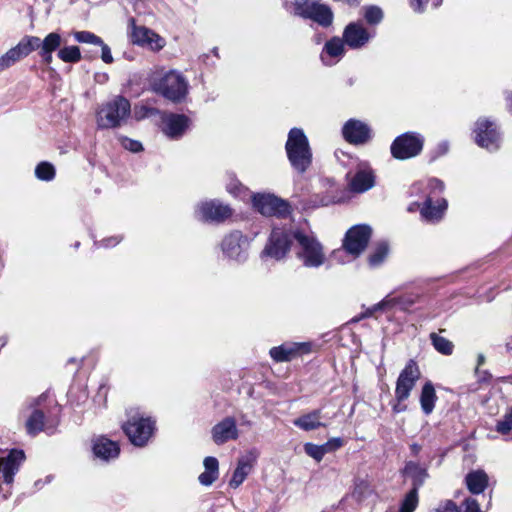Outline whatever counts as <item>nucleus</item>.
I'll return each mask as SVG.
<instances>
[{
	"label": "nucleus",
	"instance_id": "obj_2",
	"mask_svg": "<svg viewBox=\"0 0 512 512\" xmlns=\"http://www.w3.org/2000/svg\"><path fill=\"white\" fill-rule=\"evenodd\" d=\"M130 113V102L122 96H117L99 107L96 112L97 126L101 129L119 127L128 119Z\"/></svg>",
	"mask_w": 512,
	"mask_h": 512
},
{
	"label": "nucleus",
	"instance_id": "obj_6",
	"mask_svg": "<svg viewBox=\"0 0 512 512\" xmlns=\"http://www.w3.org/2000/svg\"><path fill=\"white\" fill-rule=\"evenodd\" d=\"M293 13L301 18L310 19L318 25L327 28L334 20L332 9L317 0H294Z\"/></svg>",
	"mask_w": 512,
	"mask_h": 512
},
{
	"label": "nucleus",
	"instance_id": "obj_50",
	"mask_svg": "<svg viewBox=\"0 0 512 512\" xmlns=\"http://www.w3.org/2000/svg\"><path fill=\"white\" fill-rule=\"evenodd\" d=\"M460 512H481V510L475 499L467 498L463 503V510Z\"/></svg>",
	"mask_w": 512,
	"mask_h": 512
},
{
	"label": "nucleus",
	"instance_id": "obj_27",
	"mask_svg": "<svg viewBox=\"0 0 512 512\" xmlns=\"http://www.w3.org/2000/svg\"><path fill=\"white\" fill-rule=\"evenodd\" d=\"M61 43L62 37L56 32L49 33L43 40L39 38V46L36 50H39V55L46 65L52 63V53L60 48Z\"/></svg>",
	"mask_w": 512,
	"mask_h": 512
},
{
	"label": "nucleus",
	"instance_id": "obj_37",
	"mask_svg": "<svg viewBox=\"0 0 512 512\" xmlns=\"http://www.w3.org/2000/svg\"><path fill=\"white\" fill-rule=\"evenodd\" d=\"M389 252V247L386 242H380L376 245L372 253L368 257V262L371 267H377L383 263Z\"/></svg>",
	"mask_w": 512,
	"mask_h": 512
},
{
	"label": "nucleus",
	"instance_id": "obj_56",
	"mask_svg": "<svg viewBox=\"0 0 512 512\" xmlns=\"http://www.w3.org/2000/svg\"><path fill=\"white\" fill-rule=\"evenodd\" d=\"M448 149L449 144L446 141H443L438 145V151L440 155H444L445 153H447Z\"/></svg>",
	"mask_w": 512,
	"mask_h": 512
},
{
	"label": "nucleus",
	"instance_id": "obj_63",
	"mask_svg": "<svg viewBox=\"0 0 512 512\" xmlns=\"http://www.w3.org/2000/svg\"><path fill=\"white\" fill-rule=\"evenodd\" d=\"M341 253H342V251H341V250H335V251L333 252V256H334V257H338V255H339V254H341Z\"/></svg>",
	"mask_w": 512,
	"mask_h": 512
},
{
	"label": "nucleus",
	"instance_id": "obj_17",
	"mask_svg": "<svg viewBox=\"0 0 512 512\" xmlns=\"http://www.w3.org/2000/svg\"><path fill=\"white\" fill-rule=\"evenodd\" d=\"M291 212L290 204L270 193H258V213L264 216L283 218Z\"/></svg>",
	"mask_w": 512,
	"mask_h": 512
},
{
	"label": "nucleus",
	"instance_id": "obj_22",
	"mask_svg": "<svg viewBox=\"0 0 512 512\" xmlns=\"http://www.w3.org/2000/svg\"><path fill=\"white\" fill-rule=\"evenodd\" d=\"M349 188L356 193H363L375 184V176L367 163H360L355 174L348 173Z\"/></svg>",
	"mask_w": 512,
	"mask_h": 512
},
{
	"label": "nucleus",
	"instance_id": "obj_60",
	"mask_svg": "<svg viewBox=\"0 0 512 512\" xmlns=\"http://www.w3.org/2000/svg\"><path fill=\"white\" fill-rule=\"evenodd\" d=\"M506 98L509 101L508 107H509L510 111L512 112V92L508 93Z\"/></svg>",
	"mask_w": 512,
	"mask_h": 512
},
{
	"label": "nucleus",
	"instance_id": "obj_34",
	"mask_svg": "<svg viewBox=\"0 0 512 512\" xmlns=\"http://www.w3.org/2000/svg\"><path fill=\"white\" fill-rule=\"evenodd\" d=\"M466 484L471 493L480 494L488 485V476L482 470L470 472L466 476Z\"/></svg>",
	"mask_w": 512,
	"mask_h": 512
},
{
	"label": "nucleus",
	"instance_id": "obj_25",
	"mask_svg": "<svg viewBox=\"0 0 512 512\" xmlns=\"http://www.w3.org/2000/svg\"><path fill=\"white\" fill-rule=\"evenodd\" d=\"M189 123L190 120L185 115L169 114L163 118L162 130L167 137L177 139L188 129Z\"/></svg>",
	"mask_w": 512,
	"mask_h": 512
},
{
	"label": "nucleus",
	"instance_id": "obj_61",
	"mask_svg": "<svg viewBox=\"0 0 512 512\" xmlns=\"http://www.w3.org/2000/svg\"><path fill=\"white\" fill-rule=\"evenodd\" d=\"M7 343V337L2 336L0 337V349L3 348Z\"/></svg>",
	"mask_w": 512,
	"mask_h": 512
},
{
	"label": "nucleus",
	"instance_id": "obj_62",
	"mask_svg": "<svg viewBox=\"0 0 512 512\" xmlns=\"http://www.w3.org/2000/svg\"><path fill=\"white\" fill-rule=\"evenodd\" d=\"M364 318H365V317H362V313H361L360 315H358V316H356L355 318H353V319H352V321H353V322H358V321H360V320H362V319H364Z\"/></svg>",
	"mask_w": 512,
	"mask_h": 512
},
{
	"label": "nucleus",
	"instance_id": "obj_35",
	"mask_svg": "<svg viewBox=\"0 0 512 512\" xmlns=\"http://www.w3.org/2000/svg\"><path fill=\"white\" fill-rule=\"evenodd\" d=\"M227 191L236 197H240L244 201L250 202L253 208L256 207V193L250 191L238 181L233 180L229 183L227 185Z\"/></svg>",
	"mask_w": 512,
	"mask_h": 512
},
{
	"label": "nucleus",
	"instance_id": "obj_3",
	"mask_svg": "<svg viewBox=\"0 0 512 512\" xmlns=\"http://www.w3.org/2000/svg\"><path fill=\"white\" fill-rule=\"evenodd\" d=\"M419 186H423V183L414 185L413 189H417ZM424 188L427 195L420 210V214L428 222H438L442 219L447 209V201L441 198L436 200V204H434L433 198L444 191V183L437 178H432L424 184Z\"/></svg>",
	"mask_w": 512,
	"mask_h": 512
},
{
	"label": "nucleus",
	"instance_id": "obj_30",
	"mask_svg": "<svg viewBox=\"0 0 512 512\" xmlns=\"http://www.w3.org/2000/svg\"><path fill=\"white\" fill-rule=\"evenodd\" d=\"M404 473L412 479V490L417 492L428 477L426 468L413 461L406 463Z\"/></svg>",
	"mask_w": 512,
	"mask_h": 512
},
{
	"label": "nucleus",
	"instance_id": "obj_31",
	"mask_svg": "<svg viewBox=\"0 0 512 512\" xmlns=\"http://www.w3.org/2000/svg\"><path fill=\"white\" fill-rule=\"evenodd\" d=\"M205 471L198 477L199 482L204 486H210L217 478L219 474V464L215 457H206L204 459Z\"/></svg>",
	"mask_w": 512,
	"mask_h": 512
},
{
	"label": "nucleus",
	"instance_id": "obj_14",
	"mask_svg": "<svg viewBox=\"0 0 512 512\" xmlns=\"http://www.w3.org/2000/svg\"><path fill=\"white\" fill-rule=\"evenodd\" d=\"M46 395L31 400L22 410L21 415L26 417L25 428L30 436H35L45 429V415L39 408L41 403L45 401Z\"/></svg>",
	"mask_w": 512,
	"mask_h": 512
},
{
	"label": "nucleus",
	"instance_id": "obj_28",
	"mask_svg": "<svg viewBox=\"0 0 512 512\" xmlns=\"http://www.w3.org/2000/svg\"><path fill=\"white\" fill-rule=\"evenodd\" d=\"M345 53V42L343 38L337 36L332 37L328 40L322 50L321 60L325 65H332L331 59H337V61L343 57Z\"/></svg>",
	"mask_w": 512,
	"mask_h": 512
},
{
	"label": "nucleus",
	"instance_id": "obj_49",
	"mask_svg": "<svg viewBox=\"0 0 512 512\" xmlns=\"http://www.w3.org/2000/svg\"><path fill=\"white\" fill-rule=\"evenodd\" d=\"M156 112H157L156 109L149 108L146 106H136L134 108V115H135V118L138 120L143 119L145 117L152 116V115L156 114Z\"/></svg>",
	"mask_w": 512,
	"mask_h": 512
},
{
	"label": "nucleus",
	"instance_id": "obj_36",
	"mask_svg": "<svg viewBox=\"0 0 512 512\" xmlns=\"http://www.w3.org/2000/svg\"><path fill=\"white\" fill-rule=\"evenodd\" d=\"M429 338L434 349L440 354L449 356L453 353L454 344L447 338L442 337L435 332L430 333Z\"/></svg>",
	"mask_w": 512,
	"mask_h": 512
},
{
	"label": "nucleus",
	"instance_id": "obj_41",
	"mask_svg": "<svg viewBox=\"0 0 512 512\" xmlns=\"http://www.w3.org/2000/svg\"><path fill=\"white\" fill-rule=\"evenodd\" d=\"M35 175L39 180L51 181L55 177V168L49 162H41L35 168Z\"/></svg>",
	"mask_w": 512,
	"mask_h": 512
},
{
	"label": "nucleus",
	"instance_id": "obj_29",
	"mask_svg": "<svg viewBox=\"0 0 512 512\" xmlns=\"http://www.w3.org/2000/svg\"><path fill=\"white\" fill-rule=\"evenodd\" d=\"M93 452L97 458L109 461L119 455L120 448L117 442L105 437H99L94 441Z\"/></svg>",
	"mask_w": 512,
	"mask_h": 512
},
{
	"label": "nucleus",
	"instance_id": "obj_42",
	"mask_svg": "<svg viewBox=\"0 0 512 512\" xmlns=\"http://www.w3.org/2000/svg\"><path fill=\"white\" fill-rule=\"evenodd\" d=\"M398 303V299L396 298H384L379 303L373 305L372 307L367 308L363 313L362 317H371L375 312L384 310L390 307L395 306Z\"/></svg>",
	"mask_w": 512,
	"mask_h": 512
},
{
	"label": "nucleus",
	"instance_id": "obj_45",
	"mask_svg": "<svg viewBox=\"0 0 512 512\" xmlns=\"http://www.w3.org/2000/svg\"><path fill=\"white\" fill-rule=\"evenodd\" d=\"M512 430V412L509 411L503 417V419L499 420L496 425V431L501 434H507Z\"/></svg>",
	"mask_w": 512,
	"mask_h": 512
},
{
	"label": "nucleus",
	"instance_id": "obj_24",
	"mask_svg": "<svg viewBox=\"0 0 512 512\" xmlns=\"http://www.w3.org/2000/svg\"><path fill=\"white\" fill-rule=\"evenodd\" d=\"M344 139L351 144H364L371 138V130L367 124L360 120L350 119L343 128Z\"/></svg>",
	"mask_w": 512,
	"mask_h": 512
},
{
	"label": "nucleus",
	"instance_id": "obj_7",
	"mask_svg": "<svg viewBox=\"0 0 512 512\" xmlns=\"http://www.w3.org/2000/svg\"><path fill=\"white\" fill-rule=\"evenodd\" d=\"M294 231L287 228H273L269 239L261 252V258L276 261L286 257L291 249L294 239Z\"/></svg>",
	"mask_w": 512,
	"mask_h": 512
},
{
	"label": "nucleus",
	"instance_id": "obj_18",
	"mask_svg": "<svg viewBox=\"0 0 512 512\" xmlns=\"http://www.w3.org/2000/svg\"><path fill=\"white\" fill-rule=\"evenodd\" d=\"M250 242L240 232H233L222 241L223 253L232 259L242 261L247 258Z\"/></svg>",
	"mask_w": 512,
	"mask_h": 512
},
{
	"label": "nucleus",
	"instance_id": "obj_47",
	"mask_svg": "<svg viewBox=\"0 0 512 512\" xmlns=\"http://www.w3.org/2000/svg\"><path fill=\"white\" fill-rule=\"evenodd\" d=\"M430 512H460L458 506L452 500H445L440 502Z\"/></svg>",
	"mask_w": 512,
	"mask_h": 512
},
{
	"label": "nucleus",
	"instance_id": "obj_16",
	"mask_svg": "<svg viewBox=\"0 0 512 512\" xmlns=\"http://www.w3.org/2000/svg\"><path fill=\"white\" fill-rule=\"evenodd\" d=\"M475 142L482 148L495 151L500 146V134L496 125L488 119L480 118L476 122Z\"/></svg>",
	"mask_w": 512,
	"mask_h": 512
},
{
	"label": "nucleus",
	"instance_id": "obj_39",
	"mask_svg": "<svg viewBox=\"0 0 512 512\" xmlns=\"http://www.w3.org/2000/svg\"><path fill=\"white\" fill-rule=\"evenodd\" d=\"M57 56L63 62L76 63L81 59V52L77 46H66L58 50Z\"/></svg>",
	"mask_w": 512,
	"mask_h": 512
},
{
	"label": "nucleus",
	"instance_id": "obj_12",
	"mask_svg": "<svg viewBox=\"0 0 512 512\" xmlns=\"http://www.w3.org/2000/svg\"><path fill=\"white\" fill-rule=\"evenodd\" d=\"M372 235V229L366 224H359L351 227L343 239V249L358 257L367 247Z\"/></svg>",
	"mask_w": 512,
	"mask_h": 512
},
{
	"label": "nucleus",
	"instance_id": "obj_44",
	"mask_svg": "<svg viewBox=\"0 0 512 512\" xmlns=\"http://www.w3.org/2000/svg\"><path fill=\"white\" fill-rule=\"evenodd\" d=\"M74 38L81 43H89L93 45L102 44V39L89 31L75 32Z\"/></svg>",
	"mask_w": 512,
	"mask_h": 512
},
{
	"label": "nucleus",
	"instance_id": "obj_59",
	"mask_svg": "<svg viewBox=\"0 0 512 512\" xmlns=\"http://www.w3.org/2000/svg\"><path fill=\"white\" fill-rule=\"evenodd\" d=\"M506 349L508 352H512V336L506 342Z\"/></svg>",
	"mask_w": 512,
	"mask_h": 512
},
{
	"label": "nucleus",
	"instance_id": "obj_8",
	"mask_svg": "<svg viewBox=\"0 0 512 512\" xmlns=\"http://www.w3.org/2000/svg\"><path fill=\"white\" fill-rule=\"evenodd\" d=\"M423 145V136L415 132H406L394 139L390 151L395 159L407 160L419 155Z\"/></svg>",
	"mask_w": 512,
	"mask_h": 512
},
{
	"label": "nucleus",
	"instance_id": "obj_38",
	"mask_svg": "<svg viewBox=\"0 0 512 512\" xmlns=\"http://www.w3.org/2000/svg\"><path fill=\"white\" fill-rule=\"evenodd\" d=\"M251 469L252 467L250 464L244 461H240L230 480V486L237 488L240 484H242Z\"/></svg>",
	"mask_w": 512,
	"mask_h": 512
},
{
	"label": "nucleus",
	"instance_id": "obj_13",
	"mask_svg": "<svg viewBox=\"0 0 512 512\" xmlns=\"http://www.w3.org/2000/svg\"><path fill=\"white\" fill-rule=\"evenodd\" d=\"M195 217L204 222H223L232 216V209L218 200H207L197 204Z\"/></svg>",
	"mask_w": 512,
	"mask_h": 512
},
{
	"label": "nucleus",
	"instance_id": "obj_26",
	"mask_svg": "<svg viewBox=\"0 0 512 512\" xmlns=\"http://www.w3.org/2000/svg\"><path fill=\"white\" fill-rule=\"evenodd\" d=\"M238 436L235 420L231 417L223 419L212 429V438L218 445L229 440H234Z\"/></svg>",
	"mask_w": 512,
	"mask_h": 512
},
{
	"label": "nucleus",
	"instance_id": "obj_53",
	"mask_svg": "<svg viewBox=\"0 0 512 512\" xmlns=\"http://www.w3.org/2000/svg\"><path fill=\"white\" fill-rule=\"evenodd\" d=\"M121 239L122 238L120 236H112V237L103 239L101 241V243L99 244V246L100 247H105V248L114 247L118 243H120Z\"/></svg>",
	"mask_w": 512,
	"mask_h": 512
},
{
	"label": "nucleus",
	"instance_id": "obj_33",
	"mask_svg": "<svg viewBox=\"0 0 512 512\" xmlns=\"http://www.w3.org/2000/svg\"><path fill=\"white\" fill-rule=\"evenodd\" d=\"M320 420L321 410H313L312 412L302 415L295 419L293 421V424L304 431H311L321 426H324V424Z\"/></svg>",
	"mask_w": 512,
	"mask_h": 512
},
{
	"label": "nucleus",
	"instance_id": "obj_15",
	"mask_svg": "<svg viewBox=\"0 0 512 512\" xmlns=\"http://www.w3.org/2000/svg\"><path fill=\"white\" fill-rule=\"evenodd\" d=\"M25 455L22 450H11L6 458H0V492L3 497L7 498L10 490L4 491L3 484L10 485L14 480V475L19 470L21 463L24 461Z\"/></svg>",
	"mask_w": 512,
	"mask_h": 512
},
{
	"label": "nucleus",
	"instance_id": "obj_48",
	"mask_svg": "<svg viewBox=\"0 0 512 512\" xmlns=\"http://www.w3.org/2000/svg\"><path fill=\"white\" fill-rule=\"evenodd\" d=\"M121 145L132 152H139L142 150V144L139 141L130 139L128 137H121L120 138Z\"/></svg>",
	"mask_w": 512,
	"mask_h": 512
},
{
	"label": "nucleus",
	"instance_id": "obj_19",
	"mask_svg": "<svg viewBox=\"0 0 512 512\" xmlns=\"http://www.w3.org/2000/svg\"><path fill=\"white\" fill-rule=\"evenodd\" d=\"M132 25L131 41L139 46L147 47L152 51H159L165 46V40L154 31L144 27L135 26L134 19L130 20Z\"/></svg>",
	"mask_w": 512,
	"mask_h": 512
},
{
	"label": "nucleus",
	"instance_id": "obj_10",
	"mask_svg": "<svg viewBox=\"0 0 512 512\" xmlns=\"http://www.w3.org/2000/svg\"><path fill=\"white\" fill-rule=\"evenodd\" d=\"M421 372L415 360L410 359L400 372L395 387V399L400 404L407 400L416 382L420 379Z\"/></svg>",
	"mask_w": 512,
	"mask_h": 512
},
{
	"label": "nucleus",
	"instance_id": "obj_1",
	"mask_svg": "<svg viewBox=\"0 0 512 512\" xmlns=\"http://www.w3.org/2000/svg\"><path fill=\"white\" fill-rule=\"evenodd\" d=\"M288 160L298 173H305L312 164V151L308 138L300 128H292L285 144Z\"/></svg>",
	"mask_w": 512,
	"mask_h": 512
},
{
	"label": "nucleus",
	"instance_id": "obj_52",
	"mask_svg": "<svg viewBox=\"0 0 512 512\" xmlns=\"http://www.w3.org/2000/svg\"><path fill=\"white\" fill-rule=\"evenodd\" d=\"M99 46H101V58L102 60L107 63V64H110L113 62V57H112V54H111V50L110 48L102 41V44H99Z\"/></svg>",
	"mask_w": 512,
	"mask_h": 512
},
{
	"label": "nucleus",
	"instance_id": "obj_55",
	"mask_svg": "<svg viewBox=\"0 0 512 512\" xmlns=\"http://www.w3.org/2000/svg\"><path fill=\"white\" fill-rule=\"evenodd\" d=\"M327 442L330 445V448L332 449V451H336L337 449H339L340 447L343 446V440L339 437L331 438Z\"/></svg>",
	"mask_w": 512,
	"mask_h": 512
},
{
	"label": "nucleus",
	"instance_id": "obj_64",
	"mask_svg": "<svg viewBox=\"0 0 512 512\" xmlns=\"http://www.w3.org/2000/svg\"><path fill=\"white\" fill-rule=\"evenodd\" d=\"M412 449L415 451V452H418L419 451V446H417L416 444H414L412 446Z\"/></svg>",
	"mask_w": 512,
	"mask_h": 512
},
{
	"label": "nucleus",
	"instance_id": "obj_32",
	"mask_svg": "<svg viewBox=\"0 0 512 512\" xmlns=\"http://www.w3.org/2000/svg\"><path fill=\"white\" fill-rule=\"evenodd\" d=\"M436 400L437 395L435 392V388L433 384L430 381H428L423 385L420 394V405L425 415H429L433 412Z\"/></svg>",
	"mask_w": 512,
	"mask_h": 512
},
{
	"label": "nucleus",
	"instance_id": "obj_57",
	"mask_svg": "<svg viewBox=\"0 0 512 512\" xmlns=\"http://www.w3.org/2000/svg\"><path fill=\"white\" fill-rule=\"evenodd\" d=\"M320 448L322 449L323 455L333 452L332 449L330 448V445L328 444V442L320 445Z\"/></svg>",
	"mask_w": 512,
	"mask_h": 512
},
{
	"label": "nucleus",
	"instance_id": "obj_4",
	"mask_svg": "<svg viewBox=\"0 0 512 512\" xmlns=\"http://www.w3.org/2000/svg\"><path fill=\"white\" fill-rule=\"evenodd\" d=\"M152 86L154 91L175 103L184 100L189 89L187 79L177 70H170L158 79H154Z\"/></svg>",
	"mask_w": 512,
	"mask_h": 512
},
{
	"label": "nucleus",
	"instance_id": "obj_54",
	"mask_svg": "<svg viewBox=\"0 0 512 512\" xmlns=\"http://www.w3.org/2000/svg\"><path fill=\"white\" fill-rule=\"evenodd\" d=\"M428 0H410V5L415 12H423Z\"/></svg>",
	"mask_w": 512,
	"mask_h": 512
},
{
	"label": "nucleus",
	"instance_id": "obj_20",
	"mask_svg": "<svg viewBox=\"0 0 512 512\" xmlns=\"http://www.w3.org/2000/svg\"><path fill=\"white\" fill-rule=\"evenodd\" d=\"M132 25L131 41L139 46L147 47L152 51H159L165 46V40L154 31L144 27L135 26L134 19L130 20Z\"/></svg>",
	"mask_w": 512,
	"mask_h": 512
},
{
	"label": "nucleus",
	"instance_id": "obj_21",
	"mask_svg": "<svg viewBox=\"0 0 512 512\" xmlns=\"http://www.w3.org/2000/svg\"><path fill=\"white\" fill-rule=\"evenodd\" d=\"M311 351V344L308 342H286L280 346L272 347L269 351L271 358L276 362H288Z\"/></svg>",
	"mask_w": 512,
	"mask_h": 512
},
{
	"label": "nucleus",
	"instance_id": "obj_40",
	"mask_svg": "<svg viewBox=\"0 0 512 512\" xmlns=\"http://www.w3.org/2000/svg\"><path fill=\"white\" fill-rule=\"evenodd\" d=\"M418 503V492L411 489L402 500L399 512H414Z\"/></svg>",
	"mask_w": 512,
	"mask_h": 512
},
{
	"label": "nucleus",
	"instance_id": "obj_5",
	"mask_svg": "<svg viewBox=\"0 0 512 512\" xmlns=\"http://www.w3.org/2000/svg\"><path fill=\"white\" fill-rule=\"evenodd\" d=\"M294 239L299 246L296 256L302 261L305 267L317 268L324 263L325 254L323 252V246L315 236L305 234L300 230H295Z\"/></svg>",
	"mask_w": 512,
	"mask_h": 512
},
{
	"label": "nucleus",
	"instance_id": "obj_9",
	"mask_svg": "<svg viewBox=\"0 0 512 512\" xmlns=\"http://www.w3.org/2000/svg\"><path fill=\"white\" fill-rule=\"evenodd\" d=\"M154 428V421L150 418H144L138 413L130 416L123 425V430L131 443L140 447L144 446L151 438Z\"/></svg>",
	"mask_w": 512,
	"mask_h": 512
},
{
	"label": "nucleus",
	"instance_id": "obj_23",
	"mask_svg": "<svg viewBox=\"0 0 512 512\" xmlns=\"http://www.w3.org/2000/svg\"><path fill=\"white\" fill-rule=\"evenodd\" d=\"M373 36L358 22L349 23L343 31V40L351 49H361Z\"/></svg>",
	"mask_w": 512,
	"mask_h": 512
},
{
	"label": "nucleus",
	"instance_id": "obj_58",
	"mask_svg": "<svg viewBox=\"0 0 512 512\" xmlns=\"http://www.w3.org/2000/svg\"><path fill=\"white\" fill-rule=\"evenodd\" d=\"M485 363V356L483 354H479L477 357V367L479 368Z\"/></svg>",
	"mask_w": 512,
	"mask_h": 512
},
{
	"label": "nucleus",
	"instance_id": "obj_43",
	"mask_svg": "<svg viewBox=\"0 0 512 512\" xmlns=\"http://www.w3.org/2000/svg\"><path fill=\"white\" fill-rule=\"evenodd\" d=\"M364 18L369 24L376 25L382 21L383 12L378 6H368L365 7Z\"/></svg>",
	"mask_w": 512,
	"mask_h": 512
},
{
	"label": "nucleus",
	"instance_id": "obj_51",
	"mask_svg": "<svg viewBox=\"0 0 512 512\" xmlns=\"http://www.w3.org/2000/svg\"><path fill=\"white\" fill-rule=\"evenodd\" d=\"M475 374L477 376V380L479 383H489L492 375L487 370H480V368L476 367Z\"/></svg>",
	"mask_w": 512,
	"mask_h": 512
},
{
	"label": "nucleus",
	"instance_id": "obj_11",
	"mask_svg": "<svg viewBox=\"0 0 512 512\" xmlns=\"http://www.w3.org/2000/svg\"><path fill=\"white\" fill-rule=\"evenodd\" d=\"M38 46L39 37L31 35L24 36L16 46L10 48L0 57V72L7 70L21 59L27 57L30 53L35 51Z\"/></svg>",
	"mask_w": 512,
	"mask_h": 512
},
{
	"label": "nucleus",
	"instance_id": "obj_46",
	"mask_svg": "<svg viewBox=\"0 0 512 512\" xmlns=\"http://www.w3.org/2000/svg\"><path fill=\"white\" fill-rule=\"evenodd\" d=\"M304 451L308 456L312 457L317 462H320L324 457V455L322 454V449L320 448V445H316L313 443H306L304 445Z\"/></svg>",
	"mask_w": 512,
	"mask_h": 512
}]
</instances>
